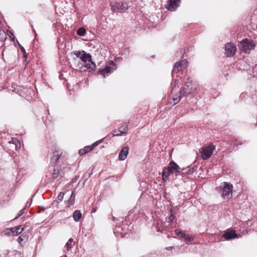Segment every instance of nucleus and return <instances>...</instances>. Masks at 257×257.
Returning a JSON list of instances; mask_svg holds the SVG:
<instances>
[{
  "instance_id": "f257e3e1",
  "label": "nucleus",
  "mask_w": 257,
  "mask_h": 257,
  "mask_svg": "<svg viewBox=\"0 0 257 257\" xmlns=\"http://www.w3.org/2000/svg\"><path fill=\"white\" fill-rule=\"evenodd\" d=\"M74 54L84 63V65H82V66H84L87 69H89V71L95 69V64L92 61L91 56L89 54L86 53L84 51H75Z\"/></svg>"
},
{
  "instance_id": "f03ea898",
  "label": "nucleus",
  "mask_w": 257,
  "mask_h": 257,
  "mask_svg": "<svg viewBox=\"0 0 257 257\" xmlns=\"http://www.w3.org/2000/svg\"><path fill=\"white\" fill-rule=\"evenodd\" d=\"M174 172H181V168L174 162H171L168 167L165 168L162 172L163 180L168 179L170 175Z\"/></svg>"
},
{
  "instance_id": "7ed1b4c3",
  "label": "nucleus",
  "mask_w": 257,
  "mask_h": 257,
  "mask_svg": "<svg viewBox=\"0 0 257 257\" xmlns=\"http://www.w3.org/2000/svg\"><path fill=\"white\" fill-rule=\"evenodd\" d=\"M222 190V196L224 199H229L232 197L233 186L227 182H223L220 186Z\"/></svg>"
},
{
  "instance_id": "20e7f679",
  "label": "nucleus",
  "mask_w": 257,
  "mask_h": 257,
  "mask_svg": "<svg viewBox=\"0 0 257 257\" xmlns=\"http://www.w3.org/2000/svg\"><path fill=\"white\" fill-rule=\"evenodd\" d=\"M111 10L113 12L122 13L128 9L130 5L128 3L121 2V3H111Z\"/></svg>"
},
{
  "instance_id": "39448f33",
  "label": "nucleus",
  "mask_w": 257,
  "mask_h": 257,
  "mask_svg": "<svg viewBox=\"0 0 257 257\" xmlns=\"http://www.w3.org/2000/svg\"><path fill=\"white\" fill-rule=\"evenodd\" d=\"M215 148V147L212 144H210L208 146L203 147L200 152L202 159L203 160L209 159L212 155Z\"/></svg>"
},
{
  "instance_id": "423d86ee",
  "label": "nucleus",
  "mask_w": 257,
  "mask_h": 257,
  "mask_svg": "<svg viewBox=\"0 0 257 257\" xmlns=\"http://www.w3.org/2000/svg\"><path fill=\"white\" fill-rule=\"evenodd\" d=\"M240 44L242 51L245 53H249V51L252 49H254L255 47V45L253 43L252 41L247 39L242 40Z\"/></svg>"
},
{
  "instance_id": "0eeeda50",
  "label": "nucleus",
  "mask_w": 257,
  "mask_h": 257,
  "mask_svg": "<svg viewBox=\"0 0 257 257\" xmlns=\"http://www.w3.org/2000/svg\"><path fill=\"white\" fill-rule=\"evenodd\" d=\"M116 68V67L115 63L110 61L104 69H99L98 70V73L103 75L104 77H105V74H108L112 72Z\"/></svg>"
},
{
  "instance_id": "6e6552de",
  "label": "nucleus",
  "mask_w": 257,
  "mask_h": 257,
  "mask_svg": "<svg viewBox=\"0 0 257 257\" xmlns=\"http://www.w3.org/2000/svg\"><path fill=\"white\" fill-rule=\"evenodd\" d=\"M192 81L190 78H188L184 84V86L180 90L181 94L183 95H187L191 93L192 88L191 87Z\"/></svg>"
},
{
  "instance_id": "1a4fd4ad",
  "label": "nucleus",
  "mask_w": 257,
  "mask_h": 257,
  "mask_svg": "<svg viewBox=\"0 0 257 257\" xmlns=\"http://www.w3.org/2000/svg\"><path fill=\"white\" fill-rule=\"evenodd\" d=\"M49 171L53 179H56L61 176V171L59 166L57 165L52 166L49 167Z\"/></svg>"
},
{
  "instance_id": "9d476101",
  "label": "nucleus",
  "mask_w": 257,
  "mask_h": 257,
  "mask_svg": "<svg viewBox=\"0 0 257 257\" xmlns=\"http://www.w3.org/2000/svg\"><path fill=\"white\" fill-rule=\"evenodd\" d=\"M225 55L227 57H232L236 52V47L232 43H228L225 45Z\"/></svg>"
},
{
  "instance_id": "9b49d317",
  "label": "nucleus",
  "mask_w": 257,
  "mask_h": 257,
  "mask_svg": "<svg viewBox=\"0 0 257 257\" xmlns=\"http://www.w3.org/2000/svg\"><path fill=\"white\" fill-rule=\"evenodd\" d=\"M187 61L185 59L182 60L179 62H177L174 65L172 72L177 73L180 71L184 69L187 67Z\"/></svg>"
},
{
  "instance_id": "f8f14e48",
  "label": "nucleus",
  "mask_w": 257,
  "mask_h": 257,
  "mask_svg": "<svg viewBox=\"0 0 257 257\" xmlns=\"http://www.w3.org/2000/svg\"><path fill=\"white\" fill-rule=\"evenodd\" d=\"M181 0H168L166 8L169 11H174L180 6Z\"/></svg>"
},
{
  "instance_id": "ddd939ff",
  "label": "nucleus",
  "mask_w": 257,
  "mask_h": 257,
  "mask_svg": "<svg viewBox=\"0 0 257 257\" xmlns=\"http://www.w3.org/2000/svg\"><path fill=\"white\" fill-rule=\"evenodd\" d=\"M129 148L127 146L123 147L119 154L118 158L120 161L124 160L128 155Z\"/></svg>"
},
{
  "instance_id": "4468645a",
  "label": "nucleus",
  "mask_w": 257,
  "mask_h": 257,
  "mask_svg": "<svg viewBox=\"0 0 257 257\" xmlns=\"http://www.w3.org/2000/svg\"><path fill=\"white\" fill-rule=\"evenodd\" d=\"M223 237L227 240L232 239L237 237V234L233 230L227 231L223 234Z\"/></svg>"
},
{
  "instance_id": "2eb2a0df",
  "label": "nucleus",
  "mask_w": 257,
  "mask_h": 257,
  "mask_svg": "<svg viewBox=\"0 0 257 257\" xmlns=\"http://www.w3.org/2000/svg\"><path fill=\"white\" fill-rule=\"evenodd\" d=\"M62 154V153L60 151H55L51 159V162L54 164L57 163Z\"/></svg>"
},
{
  "instance_id": "dca6fc26",
  "label": "nucleus",
  "mask_w": 257,
  "mask_h": 257,
  "mask_svg": "<svg viewBox=\"0 0 257 257\" xmlns=\"http://www.w3.org/2000/svg\"><path fill=\"white\" fill-rule=\"evenodd\" d=\"M75 245V242L73 241V239L71 238H70L65 246V252L66 253H67L71 249V248L74 246Z\"/></svg>"
},
{
  "instance_id": "f3484780",
  "label": "nucleus",
  "mask_w": 257,
  "mask_h": 257,
  "mask_svg": "<svg viewBox=\"0 0 257 257\" xmlns=\"http://www.w3.org/2000/svg\"><path fill=\"white\" fill-rule=\"evenodd\" d=\"M120 133L114 134V136H119L123 135H125L127 132V125L126 123H123L119 128Z\"/></svg>"
},
{
  "instance_id": "a211bd4d",
  "label": "nucleus",
  "mask_w": 257,
  "mask_h": 257,
  "mask_svg": "<svg viewBox=\"0 0 257 257\" xmlns=\"http://www.w3.org/2000/svg\"><path fill=\"white\" fill-rule=\"evenodd\" d=\"M75 194L74 192H72L70 198L65 201L66 203L68 205V206H72L74 205L75 203Z\"/></svg>"
},
{
  "instance_id": "6ab92c4d",
  "label": "nucleus",
  "mask_w": 257,
  "mask_h": 257,
  "mask_svg": "<svg viewBox=\"0 0 257 257\" xmlns=\"http://www.w3.org/2000/svg\"><path fill=\"white\" fill-rule=\"evenodd\" d=\"M82 216V214L79 210H75L73 214V217L74 220L76 221H79L81 219Z\"/></svg>"
},
{
  "instance_id": "aec40b11",
  "label": "nucleus",
  "mask_w": 257,
  "mask_h": 257,
  "mask_svg": "<svg viewBox=\"0 0 257 257\" xmlns=\"http://www.w3.org/2000/svg\"><path fill=\"white\" fill-rule=\"evenodd\" d=\"M183 95L182 94H181L180 92L179 93V95L176 94H175L173 98H172V101H173V103L172 104V106H173L174 105H175L176 103H177L178 102H179L180 101V100H181V98L182 96H183Z\"/></svg>"
},
{
  "instance_id": "412c9836",
  "label": "nucleus",
  "mask_w": 257,
  "mask_h": 257,
  "mask_svg": "<svg viewBox=\"0 0 257 257\" xmlns=\"http://www.w3.org/2000/svg\"><path fill=\"white\" fill-rule=\"evenodd\" d=\"M98 142H96L95 143H94L91 146H86L84 148L85 153L87 154L90 152L91 150H92L98 144Z\"/></svg>"
},
{
  "instance_id": "4be33fe9",
  "label": "nucleus",
  "mask_w": 257,
  "mask_h": 257,
  "mask_svg": "<svg viewBox=\"0 0 257 257\" xmlns=\"http://www.w3.org/2000/svg\"><path fill=\"white\" fill-rule=\"evenodd\" d=\"M175 212L172 210V209L170 210V215L166 218V220L168 222L171 223L173 222V220L175 219Z\"/></svg>"
},
{
  "instance_id": "5701e85b",
  "label": "nucleus",
  "mask_w": 257,
  "mask_h": 257,
  "mask_svg": "<svg viewBox=\"0 0 257 257\" xmlns=\"http://www.w3.org/2000/svg\"><path fill=\"white\" fill-rule=\"evenodd\" d=\"M13 229H15L16 231V233L14 235H18V234L21 233L23 230L24 228H22L21 226H17L13 227Z\"/></svg>"
},
{
  "instance_id": "b1692460",
  "label": "nucleus",
  "mask_w": 257,
  "mask_h": 257,
  "mask_svg": "<svg viewBox=\"0 0 257 257\" xmlns=\"http://www.w3.org/2000/svg\"><path fill=\"white\" fill-rule=\"evenodd\" d=\"M185 52V49H181L179 51L176 53V57L179 58H182L184 57V54Z\"/></svg>"
},
{
  "instance_id": "393cba45",
  "label": "nucleus",
  "mask_w": 257,
  "mask_h": 257,
  "mask_svg": "<svg viewBox=\"0 0 257 257\" xmlns=\"http://www.w3.org/2000/svg\"><path fill=\"white\" fill-rule=\"evenodd\" d=\"M86 33V30L82 27L79 28L77 31V35L80 36H84Z\"/></svg>"
},
{
  "instance_id": "a878e982",
  "label": "nucleus",
  "mask_w": 257,
  "mask_h": 257,
  "mask_svg": "<svg viewBox=\"0 0 257 257\" xmlns=\"http://www.w3.org/2000/svg\"><path fill=\"white\" fill-rule=\"evenodd\" d=\"M27 239V236L25 235H21L18 238V241L20 243H22L25 242V240Z\"/></svg>"
},
{
  "instance_id": "bb28decb",
  "label": "nucleus",
  "mask_w": 257,
  "mask_h": 257,
  "mask_svg": "<svg viewBox=\"0 0 257 257\" xmlns=\"http://www.w3.org/2000/svg\"><path fill=\"white\" fill-rule=\"evenodd\" d=\"M6 39V35L4 31H0V40L4 41Z\"/></svg>"
},
{
  "instance_id": "cd10ccee",
  "label": "nucleus",
  "mask_w": 257,
  "mask_h": 257,
  "mask_svg": "<svg viewBox=\"0 0 257 257\" xmlns=\"http://www.w3.org/2000/svg\"><path fill=\"white\" fill-rule=\"evenodd\" d=\"M3 233L5 235L9 236L11 235V230L10 228H7L5 230H4Z\"/></svg>"
},
{
  "instance_id": "c85d7f7f",
  "label": "nucleus",
  "mask_w": 257,
  "mask_h": 257,
  "mask_svg": "<svg viewBox=\"0 0 257 257\" xmlns=\"http://www.w3.org/2000/svg\"><path fill=\"white\" fill-rule=\"evenodd\" d=\"M25 208H24L23 209H21L19 212V214L17 216H16L14 219H17L19 217H20L21 215H22L24 213V211H25Z\"/></svg>"
},
{
  "instance_id": "c756f323",
  "label": "nucleus",
  "mask_w": 257,
  "mask_h": 257,
  "mask_svg": "<svg viewBox=\"0 0 257 257\" xmlns=\"http://www.w3.org/2000/svg\"><path fill=\"white\" fill-rule=\"evenodd\" d=\"M194 237L192 236H189V235H186V237L185 238V239L187 240V242H190L194 240Z\"/></svg>"
},
{
  "instance_id": "7c9ffc66",
  "label": "nucleus",
  "mask_w": 257,
  "mask_h": 257,
  "mask_svg": "<svg viewBox=\"0 0 257 257\" xmlns=\"http://www.w3.org/2000/svg\"><path fill=\"white\" fill-rule=\"evenodd\" d=\"M64 193L63 192H60L58 196V199L59 200V201H62V200L63 199V198H64Z\"/></svg>"
},
{
  "instance_id": "2f4dec72",
  "label": "nucleus",
  "mask_w": 257,
  "mask_h": 257,
  "mask_svg": "<svg viewBox=\"0 0 257 257\" xmlns=\"http://www.w3.org/2000/svg\"><path fill=\"white\" fill-rule=\"evenodd\" d=\"M178 82L177 80H175L174 82L172 84V91L174 89V87L177 86L178 87Z\"/></svg>"
},
{
  "instance_id": "473e14b6",
  "label": "nucleus",
  "mask_w": 257,
  "mask_h": 257,
  "mask_svg": "<svg viewBox=\"0 0 257 257\" xmlns=\"http://www.w3.org/2000/svg\"><path fill=\"white\" fill-rule=\"evenodd\" d=\"M190 169H188L187 170H186L185 169H183L181 172L183 174H192V173H190Z\"/></svg>"
},
{
  "instance_id": "72a5a7b5",
  "label": "nucleus",
  "mask_w": 257,
  "mask_h": 257,
  "mask_svg": "<svg viewBox=\"0 0 257 257\" xmlns=\"http://www.w3.org/2000/svg\"><path fill=\"white\" fill-rule=\"evenodd\" d=\"M175 232L176 235L180 236L181 235V234L182 233V231L179 229H175Z\"/></svg>"
},
{
  "instance_id": "f704fd0d",
  "label": "nucleus",
  "mask_w": 257,
  "mask_h": 257,
  "mask_svg": "<svg viewBox=\"0 0 257 257\" xmlns=\"http://www.w3.org/2000/svg\"><path fill=\"white\" fill-rule=\"evenodd\" d=\"M79 154L80 155H85L86 154L85 151H84V149H80L79 151Z\"/></svg>"
},
{
  "instance_id": "c9c22d12",
  "label": "nucleus",
  "mask_w": 257,
  "mask_h": 257,
  "mask_svg": "<svg viewBox=\"0 0 257 257\" xmlns=\"http://www.w3.org/2000/svg\"><path fill=\"white\" fill-rule=\"evenodd\" d=\"M190 173H192L193 174V172H194L196 170V167L194 166L191 168H190Z\"/></svg>"
},
{
  "instance_id": "e433bc0d",
  "label": "nucleus",
  "mask_w": 257,
  "mask_h": 257,
  "mask_svg": "<svg viewBox=\"0 0 257 257\" xmlns=\"http://www.w3.org/2000/svg\"><path fill=\"white\" fill-rule=\"evenodd\" d=\"M186 235H187L185 233H184L182 232V233L181 234L180 237L181 238L185 239V238L186 237Z\"/></svg>"
},
{
  "instance_id": "4c0bfd02",
  "label": "nucleus",
  "mask_w": 257,
  "mask_h": 257,
  "mask_svg": "<svg viewBox=\"0 0 257 257\" xmlns=\"http://www.w3.org/2000/svg\"><path fill=\"white\" fill-rule=\"evenodd\" d=\"M10 230H11V233H14V234H15L16 233V231L15 230V229H13V227H12V228H10Z\"/></svg>"
},
{
  "instance_id": "58836bf2",
  "label": "nucleus",
  "mask_w": 257,
  "mask_h": 257,
  "mask_svg": "<svg viewBox=\"0 0 257 257\" xmlns=\"http://www.w3.org/2000/svg\"><path fill=\"white\" fill-rule=\"evenodd\" d=\"M21 49L22 51L23 52V53L24 54H26V51H25V49L22 46H21Z\"/></svg>"
},
{
  "instance_id": "ea45409f",
  "label": "nucleus",
  "mask_w": 257,
  "mask_h": 257,
  "mask_svg": "<svg viewBox=\"0 0 257 257\" xmlns=\"http://www.w3.org/2000/svg\"><path fill=\"white\" fill-rule=\"evenodd\" d=\"M120 130H119V129H118V130H115V131H114V132H113V135H114V134H119V133H120Z\"/></svg>"
},
{
  "instance_id": "a19ab883",
  "label": "nucleus",
  "mask_w": 257,
  "mask_h": 257,
  "mask_svg": "<svg viewBox=\"0 0 257 257\" xmlns=\"http://www.w3.org/2000/svg\"><path fill=\"white\" fill-rule=\"evenodd\" d=\"M4 50H5V48H4V49H3L2 54V59H4Z\"/></svg>"
},
{
  "instance_id": "79ce46f5",
  "label": "nucleus",
  "mask_w": 257,
  "mask_h": 257,
  "mask_svg": "<svg viewBox=\"0 0 257 257\" xmlns=\"http://www.w3.org/2000/svg\"><path fill=\"white\" fill-rule=\"evenodd\" d=\"M31 204V203H29V202L28 201V202H27V204H26V207L30 206Z\"/></svg>"
},
{
  "instance_id": "37998d69",
  "label": "nucleus",
  "mask_w": 257,
  "mask_h": 257,
  "mask_svg": "<svg viewBox=\"0 0 257 257\" xmlns=\"http://www.w3.org/2000/svg\"><path fill=\"white\" fill-rule=\"evenodd\" d=\"M11 37V39H12L13 40H14V36L13 35V34L12 33L11 34V35L10 36Z\"/></svg>"
},
{
  "instance_id": "c03bdc74",
  "label": "nucleus",
  "mask_w": 257,
  "mask_h": 257,
  "mask_svg": "<svg viewBox=\"0 0 257 257\" xmlns=\"http://www.w3.org/2000/svg\"><path fill=\"white\" fill-rule=\"evenodd\" d=\"M11 37V39H12L13 40H14V36L13 35V34L12 33L11 34V35L10 36Z\"/></svg>"
},
{
  "instance_id": "a18cd8bd",
  "label": "nucleus",
  "mask_w": 257,
  "mask_h": 257,
  "mask_svg": "<svg viewBox=\"0 0 257 257\" xmlns=\"http://www.w3.org/2000/svg\"><path fill=\"white\" fill-rule=\"evenodd\" d=\"M89 176V175L85 174V175L84 176V177L85 178L87 179Z\"/></svg>"
},
{
  "instance_id": "49530a36",
  "label": "nucleus",
  "mask_w": 257,
  "mask_h": 257,
  "mask_svg": "<svg viewBox=\"0 0 257 257\" xmlns=\"http://www.w3.org/2000/svg\"><path fill=\"white\" fill-rule=\"evenodd\" d=\"M78 177H78L77 178H76V177L75 179H73L72 180L73 182H75V181H76V180H77V179H78Z\"/></svg>"
},
{
  "instance_id": "de8ad7c7",
  "label": "nucleus",
  "mask_w": 257,
  "mask_h": 257,
  "mask_svg": "<svg viewBox=\"0 0 257 257\" xmlns=\"http://www.w3.org/2000/svg\"><path fill=\"white\" fill-rule=\"evenodd\" d=\"M12 144H13V145H15V148H16V149H17V146L15 144H14V143H12Z\"/></svg>"
},
{
  "instance_id": "09e8293b",
  "label": "nucleus",
  "mask_w": 257,
  "mask_h": 257,
  "mask_svg": "<svg viewBox=\"0 0 257 257\" xmlns=\"http://www.w3.org/2000/svg\"><path fill=\"white\" fill-rule=\"evenodd\" d=\"M34 32H35V35L36 36L37 35L36 32H35V31H34Z\"/></svg>"
},
{
  "instance_id": "8fccbe9b",
  "label": "nucleus",
  "mask_w": 257,
  "mask_h": 257,
  "mask_svg": "<svg viewBox=\"0 0 257 257\" xmlns=\"http://www.w3.org/2000/svg\"><path fill=\"white\" fill-rule=\"evenodd\" d=\"M174 248V247H170V249H172V248Z\"/></svg>"
}]
</instances>
